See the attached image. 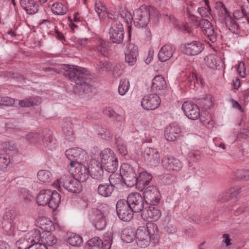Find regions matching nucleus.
Wrapping results in <instances>:
<instances>
[{
    "instance_id": "2f4dec72",
    "label": "nucleus",
    "mask_w": 249,
    "mask_h": 249,
    "mask_svg": "<svg viewBox=\"0 0 249 249\" xmlns=\"http://www.w3.org/2000/svg\"><path fill=\"white\" fill-rule=\"evenodd\" d=\"M152 176L145 171L140 173L138 178V185L137 186L144 188L148 187L149 182L152 179Z\"/></svg>"
},
{
    "instance_id": "39448f33",
    "label": "nucleus",
    "mask_w": 249,
    "mask_h": 249,
    "mask_svg": "<svg viewBox=\"0 0 249 249\" xmlns=\"http://www.w3.org/2000/svg\"><path fill=\"white\" fill-rule=\"evenodd\" d=\"M54 185L58 190L62 185L65 189L72 193H79L82 191V185L80 182L66 175H63L58 179Z\"/></svg>"
},
{
    "instance_id": "6e6552de",
    "label": "nucleus",
    "mask_w": 249,
    "mask_h": 249,
    "mask_svg": "<svg viewBox=\"0 0 249 249\" xmlns=\"http://www.w3.org/2000/svg\"><path fill=\"white\" fill-rule=\"evenodd\" d=\"M117 213L120 219L124 221H130L134 213L124 199L119 200L116 205Z\"/></svg>"
},
{
    "instance_id": "c85d7f7f",
    "label": "nucleus",
    "mask_w": 249,
    "mask_h": 249,
    "mask_svg": "<svg viewBox=\"0 0 249 249\" xmlns=\"http://www.w3.org/2000/svg\"><path fill=\"white\" fill-rule=\"evenodd\" d=\"M167 88L166 82L161 75L156 76L153 79L151 89L156 92L165 89Z\"/></svg>"
},
{
    "instance_id": "c9c22d12",
    "label": "nucleus",
    "mask_w": 249,
    "mask_h": 249,
    "mask_svg": "<svg viewBox=\"0 0 249 249\" xmlns=\"http://www.w3.org/2000/svg\"><path fill=\"white\" fill-rule=\"evenodd\" d=\"M225 24L226 27L232 33L238 34L240 32V27L236 21L231 18V16L229 15L225 18Z\"/></svg>"
},
{
    "instance_id": "b1692460",
    "label": "nucleus",
    "mask_w": 249,
    "mask_h": 249,
    "mask_svg": "<svg viewBox=\"0 0 249 249\" xmlns=\"http://www.w3.org/2000/svg\"><path fill=\"white\" fill-rule=\"evenodd\" d=\"M175 50V47L172 45L169 44L163 45L159 51L158 53L159 59L161 62L168 60L173 56Z\"/></svg>"
},
{
    "instance_id": "9b49d317",
    "label": "nucleus",
    "mask_w": 249,
    "mask_h": 249,
    "mask_svg": "<svg viewBox=\"0 0 249 249\" xmlns=\"http://www.w3.org/2000/svg\"><path fill=\"white\" fill-rule=\"evenodd\" d=\"M143 189V198L146 205H157L159 203L160 195L156 187L150 185Z\"/></svg>"
},
{
    "instance_id": "6e6d98bb",
    "label": "nucleus",
    "mask_w": 249,
    "mask_h": 249,
    "mask_svg": "<svg viewBox=\"0 0 249 249\" xmlns=\"http://www.w3.org/2000/svg\"><path fill=\"white\" fill-rule=\"evenodd\" d=\"M188 81L190 83L191 86H193L194 87H196V85L201 84L202 82L200 77L194 73L189 75Z\"/></svg>"
},
{
    "instance_id": "f8f14e48",
    "label": "nucleus",
    "mask_w": 249,
    "mask_h": 249,
    "mask_svg": "<svg viewBox=\"0 0 249 249\" xmlns=\"http://www.w3.org/2000/svg\"><path fill=\"white\" fill-rule=\"evenodd\" d=\"M126 200L134 213H142L145 206L144 198L139 193L130 194Z\"/></svg>"
},
{
    "instance_id": "f03ea898",
    "label": "nucleus",
    "mask_w": 249,
    "mask_h": 249,
    "mask_svg": "<svg viewBox=\"0 0 249 249\" xmlns=\"http://www.w3.org/2000/svg\"><path fill=\"white\" fill-rule=\"evenodd\" d=\"M100 163L107 172L114 173L118 169V159L111 149L106 148L102 150L100 152Z\"/></svg>"
},
{
    "instance_id": "338daca9",
    "label": "nucleus",
    "mask_w": 249,
    "mask_h": 249,
    "mask_svg": "<svg viewBox=\"0 0 249 249\" xmlns=\"http://www.w3.org/2000/svg\"><path fill=\"white\" fill-rule=\"evenodd\" d=\"M120 15L122 18H125L127 21L133 19V17H132L130 13L126 9L122 10L120 11Z\"/></svg>"
},
{
    "instance_id": "680f3d73",
    "label": "nucleus",
    "mask_w": 249,
    "mask_h": 249,
    "mask_svg": "<svg viewBox=\"0 0 249 249\" xmlns=\"http://www.w3.org/2000/svg\"><path fill=\"white\" fill-rule=\"evenodd\" d=\"M163 230L171 234L176 233L177 231L176 226L172 222H168L166 225L164 226Z\"/></svg>"
},
{
    "instance_id": "052dcab7",
    "label": "nucleus",
    "mask_w": 249,
    "mask_h": 249,
    "mask_svg": "<svg viewBox=\"0 0 249 249\" xmlns=\"http://www.w3.org/2000/svg\"><path fill=\"white\" fill-rule=\"evenodd\" d=\"M15 102V99L9 97H0V106H11L14 104Z\"/></svg>"
},
{
    "instance_id": "9d476101",
    "label": "nucleus",
    "mask_w": 249,
    "mask_h": 249,
    "mask_svg": "<svg viewBox=\"0 0 249 249\" xmlns=\"http://www.w3.org/2000/svg\"><path fill=\"white\" fill-rule=\"evenodd\" d=\"M124 32L123 24L119 20H115L109 29V39L111 42L120 44L123 42Z\"/></svg>"
},
{
    "instance_id": "2eb2a0df",
    "label": "nucleus",
    "mask_w": 249,
    "mask_h": 249,
    "mask_svg": "<svg viewBox=\"0 0 249 249\" xmlns=\"http://www.w3.org/2000/svg\"><path fill=\"white\" fill-rule=\"evenodd\" d=\"M160 216V211L154 205L145 204L144 209L141 213L142 218L149 222L157 221Z\"/></svg>"
},
{
    "instance_id": "0e129e2a",
    "label": "nucleus",
    "mask_w": 249,
    "mask_h": 249,
    "mask_svg": "<svg viewBox=\"0 0 249 249\" xmlns=\"http://www.w3.org/2000/svg\"><path fill=\"white\" fill-rule=\"evenodd\" d=\"M197 11L202 17H207L210 15L211 9L210 7L208 8L202 7L198 8Z\"/></svg>"
},
{
    "instance_id": "de8ad7c7",
    "label": "nucleus",
    "mask_w": 249,
    "mask_h": 249,
    "mask_svg": "<svg viewBox=\"0 0 249 249\" xmlns=\"http://www.w3.org/2000/svg\"><path fill=\"white\" fill-rule=\"evenodd\" d=\"M13 224V222L3 218L0 226L8 234L11 235L14 230Z\"/></svg>"
},
{
    "instance_id": "393cba45",
    "label": "nucleus",
    "mask_w": 249,
    "mask_h": 249,
    "mask_svg": "<svg viewBox=\"0 0 249 249\" xmlns=\"http://www.w3.org/2000/svg\"><path fill=\"white\" fill-rule=\"evenodd\" d=\"M33 233L32 231L31 233L26 234L24 237H21L20 239L17 241L16 243V246L18 249H29L31 243L36 242V240L34 239Z\"/></svg>"
},
{
    "instance_id": "0eeeda50",
    "label": "nucleus",
    "mask_w": 249,
    "mask_h": 249,
    "mask_svg": "<svg viewBox=\"0 0 249 249\" xmlns=\"http://www.w3.org/2000/svg\"><path fill=\"white\" fill-rule=\"evenodd\" d=\"M124 183L128 187H132L138 185V178L133 168L128 164L124 163L121 166Z\"/></svg>"
},
{
    "instance_id": "37998d69",
    "label": "nucleus",
    "mask_w": 249,
    "mask_h": 249,
    "mask_svg": "<svg viewBox=\"0 0 249 249\" xmlns=\"http://www.w3.org/2000/svg\"><path fill=\"white\" fill-rule=\"evenodd\" d=\"M201 107L204 109L210 108L213 106V102L212 100V95H208L205 98L198 99L197 102Z\"/></svg>"
},
{
    "instance_id": "09e8293b",
    "label": "nucleus",
    "mask_w": 249,
    "mask_h": 249,
    "mask_svg": "<svg viewBox=\"0 0 249 249\" xmlns=\"http://www.w3.org/2000/svg\"><path fill=\"white\" fill-rule=\"evenodd\" d=\"M67 242L72 246L79 247L82 245L83 241L82 238L79 235L72 234L68 238Z\"/></svg>"
},
{
    "instance_id": "bf43d9fd",
    "label": "nucleus",
    "mask_w": 249,
    "mask_h": 249,
    "mask_svg": "<svg viewBox=\"0 0 249 249\" xmlns=\"http://www.w3.org/2000/svg\"><path fill=\"white\" fill-rule=\"evenodd\" d=\"M17 216L16 211L13 209L7 210L3 216V218L13 222L14 223V220Z\"/></svg>"
},
{
    "instance_id": "f704fd0d",
    "label": "nucleus",
    "mask_w": 249,
    "mask_h": 249,
    "mask_svg": "<svg viewBox=\"0 0 249 249\" xmlns=\"http://www.w3.org/2000/svg\"><path fill=\"white\" fill-rule=\"evenodd\" d=\"M60 201V195L56 191H52V195H50L48 205L50 208L55 210L58 208Z\"/></svg>"
},
{
    "instance_id": "7c9ffc66",
    "label": "nucleus",
    "mask_w": 249,
    "mask_h": 249,
    "mask_svg": "<svg viewBox=\"0 0 249 249\" xmlns=\"http://www.w3.org/2000/svg\"><path fill=\"white\" fill-rule=\"evenodd\" d=\"M114 189L109 183H100L97 189L98 194L104 197L110 196Z\"/></svg>"
},
{
    "instance_id": "c03bdc74",
    "label": "nucleus",
    "mask_w": 249,
    "mask_h": 249,
    "mask_svg": "<svg viewBox=\"0 0 249 249\" xmlns=\"http://www.w3.org/2000/svg\"><path fill=\"white\" fill-rule=\"evenodd\" d=\"M104 113L105 115L109 117L112 120H116L118 122H122L124 120V117L115 112V111L110 107H107L104 110Z\"/></svg>"
},
{
    "instance_id": "5fc2aeb1",
    "label": "nucleus",
    "mask_w": 249,
    "mask_h": 249,
    "mask_svg": "<svg viewBox=\"0 0 249 249\" xmlns=\"http://www.w3.org/2000/svg\"><path fill=\"white\" fill-rule=\"evenodd\" d=\"M95 9L99 17H103L107 11L106 7L103 2L100 0L96 1Z\"/></svg>"
},
{
    "instance_id": "3c124183",
    "label": "nucleus",
    "mask_w": 249,
    "mask_h": 249,
    "mask_svg": "<svg viewBox=\"0 0 249 249\" xmlns=\"http://www.w3.org/2000/svg\"><path fill=\"white\" fill-rule=\"evenodd\" d=\"M106 243L108 242L107 241L103 242V241L98 237H93L88 241V244L89 246L92 247H98L99 248H101V249H104V245Z\"/></svg>"
},
{
    "instance_id": "dca6fc26",
    "label": "nucleus",
    "mask_w": 249,
    "mask_h": 249,
    "mask_svg": "<svg viewBox=\"0 0 249 249\" xmlns=\"http://www.w3.org/2000/svg\"><path fill=\"white\" fill-rule=\"evenodd\" d=\"M89 174L91 177L99 181L104 178V169L100 162L95 160H92L89 166Z\"/></svg>"
},
{
    "instance_id": "423d86ee",
    "label": "nucleus",
    "mask_w": 249,
    "mask_h": 249,
    "mask_svg": "<svg viewBox=\"0 0 249 249\" xmlns=\"http://www.w3.org/2000/svg\"><path fill=\"white\" fill-rule=\"evenodd\" d=\"M65 154L71 167H74L77 163H83L87 160L86 151L80 148L68 149L66 151Z\"/></svg>"
},
{
    "instance_id": "8fccbe9b",
    "label": "nucleus",
    "mask_w": 249,
    "mask_h": 249,
    "mask_svg": "<svg viewBox=\"0 0 249 249\" xmlns=\"http://www.w3.org/2000/svg\"><path fill=\"white\" fill-rule=\"evenodd\" d=\"M42 242L46 246H53L56 244L57 239L56 236L52 233H48L45 236L42 237Z\"/></svg>"
},
{
    "instance_id": "c756f323",
    "label": "nucleus",
    "mask_w": 249,
    "mask_h": 249,
    "mask_svg": "<svg viewBox=\"0 0 249 249\" xmlns=\"http://www.w3.org/2000/svg\"><path fill=\"white\" fill-rule=\"evenodd\" d=\"M241 193V189L238 187L231 188L227 192L223 195L221 200L228 201L232 200L233 202L238 200V195Z\"/></svg>"
},
{
    "instance_id": "5701e85b",
    "label": "nucleus",
    "mask_w": 249,
    "mask_h": 249,
    "mask_svg": "<svg viewBox=\"0 0 249 249\" xmlns=\"http://www.w3.org/2000/svg\"><path fill=\"white\" fill-rule=\"evenodd\" d=\"M181 129L179 126L173 124L166 128L164 136L167 141L173 142L179 137Z\"/></svg>"
},
{
    "instance_id": "20e7f679",
    "label": "nucleus",
    "mask_w": 249,
    "mask_h": 249,
    "mask_svg": "<svg viewBox=\"0 0 249 249\" xmlns=\"http://www.w3.org/2000/svg\"><path fill=\"white\" fill-rule=\"evenodd\" d=\"M152 10L153 8L143 5L134 11L133 19L136 27L143 28L147 26L150 21Z\"/></svg>"
},
{
    "instance_id": "f257e3e1",
    "label": "nucleus",
    "mask_w": 249,
    "mask_h": 249,
    "mask_svg": "<svg viewBox=\"0 0 249 249\" xmlns=\"http://www.w3.org/2000/svg\"><path fill=\"white\" fill-rule=\"evenodd\" d=\"M61 69L64 71V76L75 84L72 89V91L75 94L81 98L90 97L93 87L84 69L77 66L64 65L61 66Z\"/></svg>"
},
{
    "instance_id": "6ab92c4d",
    "label": "nucleus",
    "mask_w": 249,
    "mask_h": 249,
    "mask_svg": "<svg viewBox=\"0 0 249 249\" xmlns=\"http://www.w3.org/2000/svg\"><path fill=\"white\" fill-rule=\"evenodd\" d=\"M162 165L167 170L177 172L180 171L182 167L181 162L173 157H164L162 160Z\"/></svg>"
},
{
    "instance_id": "a18cd8bd",
    "label": "nucleus",
    "mask_w": 249,
    "mask_h": 249,
    "mask_svg": "<svg viewBox=\"0 0 249 249\" xmlns=\"http://www.w3.org/2000/svg\"><path fill=\"white\" fill-rule=\"evenodd\" d=\"M35 235L34 239L36 240L33 243H31L29 249H47V247L44 244L39 243L40 236H39V231H34Z\"/></svg>"
},
{
    "instance_id": "58836bf2",
    "label": "nucleus",
    "mask_w": 249,
    "mask_h": 249,
    "mask_svg": "<svg viewBox=\"0 0 249 249\" xmlns=\"http://www.w3.org/2000/svg\"><path fill=\"white\" fill-rule=\"evenodd\" d=\"M51 9L53 14L58 15H65L67 12L66 7L59 2L53 3Z\"/></svg>"
},
{
    "instance_id": "473e14b6",
    "label": "nucleus",
    "mask_w": 249,
    "mask_h": 249,
    "mask_svg": "<svg viewBox=\"0 0 249 249\" xmlns=\"http://www.w3.org/2000/svg\"><path fill=\"white\" fill-rule=\"evenodd\" d=\"M51 194L52 195V191L50 190H41L36 197L37 204L40 206L48 205Z\"/></svg>"
},
{
    "instance_id": "ea45409f",
    "label": "nucleus",
    "mask_w": 249,
    "mask_h": 249,
    "mask_svg": "<svg viewBox=\"0 0 249 249\" xmlns=\"http://www.w3.org/2000/svg\"><path fill=\"white\" fill-rule=\"evenodd\" d=\"M40 103L39 99L30 97L19 101L18 105L21 107H30L38 105Z\"/></svg>"
},
{
    "instance_id": "4be33fe9",
    "label": "nucleus",
    "mask_w": 249,
    "mask_h": 249,
    "mask_svg": "<svg viewBox=\"0 0 249 249\" xmlns=\"http://www.w3.org/2000/svg\"><path fill=\"white\" fill-rule=\"evenodd\" d=\"M138 54V47L133 44H129L125 53V62L129 66H133L136 62Z\"/></svg>"
},
{
    "instance_id": "603ef678",
    "label": "nucleus",
    "mask_w": 249,
    "mask_h": 249,
    "mask_svg": "<svg viewBox=\"0 0 249 249\" xmlns=\"http://www.w3.org/2000/svg\"><path fill=\"white\" fill-rule=\"evenodd\" d=\"M130 86L129 81L126 79H122L120 81L118 87V92L121 95H124L127 91Z\"/></svg>"
},
{
    "instance_id": "774afa93",
    "label": "nucleus",
    "mask_w": 249,
    "mask_h": 249,
    "mask_svg": "<svg viewBox=\"0 0 249 249\" xmlns=\"http://www.w3.org/2000/svg\"><path fill=\"white\" fill-rule=\"evenodd\" d=\"M237 177L245 179H249V170L244 171L243 172L239 171L237 173Z\"/></svg>"
},
{
    "instance_id": "72a5a7b5",
    "label": "nucleus",
    "mask_w": 249,
    "mask_h": 249,
    "mask_svg": "<svg viewBox=\"0 0 249 249\" xmlns=\"http://www.w3.org/2000/svg\"><path fill=\"white\" fill-rule=\"evenodd\" d=\"M136 232L131 227L125 228L122 231L121 238L126 243H131L135 238Z\"/></svg>"
},
{
    "instance_id": "13d9d810",
    "label": "nucleus",
    "mask_w": 249,
    "mask_h": 249,
    "mask_svg": "<svg viewBox=\"0 0 249 249\" xmlns=\"http://www.w3.org/2000/svg\"><path fill=\"white\" fill-rule=\"evenodd\" d=\"M161 180L164 184L169 185L175 182L177 180V178L175 175L167 174L162 177Z\"/></svg>"
},
{
    "instance_id": "69168bd1",
    "label": "nucleus",
    "mask_w": 249,
    "mask_h": 249,
    "mask_svg": "<svg viewBox=\"0 0 249 249\" xmlns=\"http://www.w3.org/2000/svg\"><path fill=\"white\" fill-rule=\"evenodd\" d=\"M111 70L114 76L120 75L122 74L121 66L117 63H112Z\"/></svg>"
},
{
    "instance_id": "4468645a",
    "label": "nucleus",
    "mask_w": 249,
    "mask_h": 249,
    "mask_svg": "<svg viewBox=\"0 0 249 249\" xmlns=\"http://www.w3.org/2000/svg\"><path fill=\"white\" fill-rule=\"evenodd\" d=\"M160 103V99L157 94H149L143 97L141 101L142 107L146 110H154Z\"/></svg>"
},
{
    "instance_id": "e433bc0d",
    "label": "nucleus",
    "mask_w": 249,
    "mask_h": 249,
    "mask_svg": "<svg viewBox=\"0 0 249 249\" xmlns=\"http://www.w3.org/2000/svg\"><path fill=\"white\" fill-rule=\"evenodd\" d=\"M108 178L109 184L112 186L114 189L116 186L121 184L123 180L122 173L120 174L112 173Z\"/></svg>"
},
{
    "instance_id": "e2e57ef3",
    "label": "nucleus",
    "mask_w": 249,
    "mask_h": 249,
    "mask_svg": "<svg viewBox=\"0 0 249 249\" xmlns=\"http://www.w3.org/2000/svg\"><path fill=\"white\" fill-rule=\"evenodd\" d=\"M40 133H29L26 136L27 140L32 142H38L39 140Z\"/></svg>"
},
{
    "instance_id": "cd10ccee",
    "label": "nucleus",
    "mask_w": 249,
    "mask_h": 249,
    "mask_svg": "<svg viewBox=\"0 0 249 249\" xmlns=\"http://www.w3.org/2000/svg\"><path fill=\"white\" fill-rule=\"evenodd\" d=\"M204 61L207 66L213 69H219L222 63L221 58L213 54L206 56Z\"/></svg>"
},
{
    "instance_id": "bb28decb",
    "label": "nucleus",
    "mask_w": 249,
    "mask_h": 249,
    "mask_svg": "<svg viewBox=\"0 0 249 249\" xmlns=\"http://www.w3.org/2000/svg\"><path fill=\"white\" fill-rule=\"evenodd\" d=\"M96 217L94 221V226L96 230L102 231L104 230L107 225V222L104 213L99 210L94 211Z\"/></svg>"
},
{
    "instance_id": "aec40b11",
    "label": "nucleus",
    "mask_w": 249,
    "mask_h": 249,
    "mask_svg": "<svg viewBox=\"0 0 249 249\" xmlns=\"http://www.w3.org/2000/svg\"><path fill=\"white\" fill-rule=\"evenodd\" d=\"M74 167L75 168L73 174L74 179L80 183L85 182L89 177V168H87L86 166L83 165V163H77Z\"/></svg>"
},
{
    "instance_id": "864d4df0",
    "label": "nucleus",
    "mask_w": 249,
    "mask_h": 249,
    "mask_svg": "<svg viewBox=\"0 0 249 249\" xmlns=\"http://www.w3.org/2000/svg\"><path fill=\"white\" fill-rule=\"evenodd\" d=\"M112 63L107 60L99 61L97 64V68L100 71H109L111 70Z\"/></svg>"
},
{
    "instance_id": "f3484780",
    "label": "nucleus",
    "mask_w": 249,
    "mask_h": 249,
    "mask_svg": "<svg viewBox=\"0 0 249 249\" xmlns=\"http://www.w3.org/2000/svg\"><path fill=\"white\" fill-rule=\"evenodd\" d=\"M182 109L185 115L189 119L196 120L200 116V110L197 105L185 102L182 104Z\"/></svg>"
},
{
    "instance_id": "a19ab883",
    "label": "nucleus",
    "mask_w": 249,
    "mask_h": 249,
    "mask_svg": "<svg viewBox=\"0 0 249 249\" xmlns=\"http://www.w3.org/2000/svg\"><path fill=\"white\" fill-rule=\"evenodd\" d=\"M109 46V42L102 39H99L97 42L96 50L101 54L105 55Z\"/></svg>"
},
{
    "instance_id": "7ed1b4c3",
    "label": "nucleus",
    "mask_w": 249,
    "mask_h": 249,
    "mask_svg": "<svg viewBox=\"0 0 249 249\" xmlns=\"http://www.w3.org/2000/svg\"><path fill=\"white\" fill-rule=\"evenodd\" d=\"M188 14L191 17L192 21L196 23V26L199 27L203 33L207 36V38L212 42L214 43L217 40V34L215 32L212 23L206 19H201L199 20L196 16L191 14L187 9Z\"/></svg>"
},
{
    "instance_id": "4d7b16f0",
    "label": "nucleus",
    "mask_w": 249,
    "mask_h": 249,
    "mask_svg": "<svg viewBox=\"0 0 249 249\" xmlns=\"http://www.w3.org/2000/svg\"><path fill=\"white\" fill-rule=\"evenodd\" d=\"M8 154H0V170L7 168L10 163V158Z\"/></svg>"
},
{
    "instance_id": "412c9836",
    "label": "nucleus",
    "mask_w": 249,
    "mask_h": 249,
    "mask_svg": "<svg viewBox=\"0 0 249 249\" xmlns=\"http://www.w3.org/2000/svg\"><path fill=\"white\" fill-rule=\"evenodd\" d=\"M39 140H41V143L48 150L52 151L55 148L54 143L53 141L52 132L49 129H44L40 133Z\"/></svg>"
},
{
    "instance_id": "49530a36",
    "label": "nucleus",
    "mask_w": 249,
    "mask_h": 249,
    "mask_svg": "<svg viewBox=\"0 0 249 249\" xmlns=\"http://www.w3.org/2000/svg\"><path fill=\"white\" fill-rule=\"evenodd\" d=\"M115 141L119 153L122 155H126L127 154L126 146L123 140L120 137L115 136Z\"/></svg>"
},
{
    "instance_id": "79ce46f5",
    "label": "nucleus",
    "mask_w": 249,
    "mask_h": 249,
    "mask_svg": "<svg viewBox=\"0 0 249 249\" xmlns=\"http://www.w3.org/2000/svg\"><path fill=\"white\" fill-rule=\"evenodd\" d=\"M37 178L38 179L43 182H49L52 178L51 173L46 170H41L37 173Z\"/></svg>"
},
{
    "instance_id": "ddd939ff",
    "label": "nucleus",
    "mask_w": 249,
    "mask_h": 249,
    "mask_svg": "<svg viewBox=\"0 0 249 249\" xmlns=\"http://www.w3.org/2000/svg\"><path fill=\"white\" fill-rule=\"evenodd\" d=\"M143 158L146 163L151 167L158 166L160 161L158 151L150 147H146L143 153Z\"/></svg>"
},
{
    "instance_id": "4c0bfd02",
    "label": "nucleus",
    "mask_w": 249,
    "mask_h": 249,
    "mask_svg": "<svg viewBox=\"0 0 249 249\" xmlns=\"http://www.w3.org/2000/svg\"><path fill=\"white\" fill-rule=\"evenodd\" d=\"M72 124V121L70 118H66L64 120L62 124V131L66 137H69L73 134Z\"/></svg>"
},
{
    "instance_id": "a211bd4d",
    "label": "nucleus",
    "mask_w": 249,
    "mask_h": 249,
    "mask_svg": "<svg viewBox=\"0 0 249 249\" xmlns=\"http://www.w3.org/2000/svg\"><path fill=\"white\" fill-rule=\"evenodd\" d=\"M183 52L188 55H196L200 53L204 49V45L199 41H193L185 44Z\"/></svg>"
},
{
    "instance_id": "1a4fd4ad",
    "label": "nucleus",
    "mask_w": 249,
    "mask_h": 249,
    "mask_svg": "<svg viewBox=\"0 0 249 249\" xmlns=\"http://www.w3.org/2000/svg\"><path fill=\"white\" fill-rule=\"evenodd\" d=\"M157 229L155 224H150L147 226V229L138 230L136 232V242L137 245L141 248L146 247L151 240L150 235L152 234L151 230Z\"/></svg>"
},
{
    "instance_id": "a878e982",
    "label": "nucleus",
    "mask_w": 249,
    "mask_h": 249,
    "mask_svg": "<svg viewBox=\"0 0 249 249\" xmlns=\"http://www.w3.org/2000/svg\"><path fill=\"white\" fill-rule=\"evenodd\" d=\"M20 4L29 15L35 14L38 11L39 5L34 0H20Z\"/></svg>"
}]
</instances>
